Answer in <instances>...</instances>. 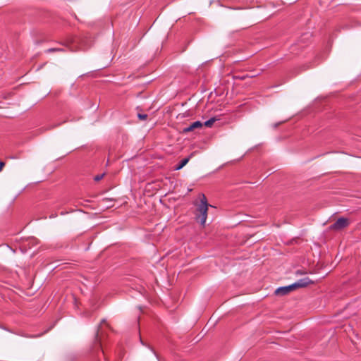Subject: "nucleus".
Instances as JSON below:
<instances>
[{
    "mask_svg": "<svg viewBox=\"0 0 361 361\" xmlns=\"http://www.w3.org/2000/svg\"><path fill=\"white\" fill-rule=\"evenodd\" d=\"M104 175H105V173L97 175V176H94V180L95 181H99L100 180H102L104 178Z\"/></svg>",
    "mask_w": 361,
    "mask_h": 361,
    "instance_id": "8",
    "label": "nucleus"
},
{
    "mask_svg": "<svg viewBox=\"0 0 361 361\" xmlns=\"http://www.w3.org/2000/svg\"><path fill=\"white\" fill-rule=\"evenodd\" d=\"M190 158V157L182 159L179 164L176 166V170H180L185 166L188 163Z\"/></svg>",
    "mask_w": 361,
    "mask_h": 361,
    "instance_id": "5",
    "label": "nucleus"
},
{
    "mask_svg": "<svg viewBox=\"0 0 361 361\" xmlns=\"http://www.w3.org/2000/svg\"><path fill=\"white\" fill-rule=\"evenodd\" d=\"M137 116H138V118L140 120H145L147 118V114H138Z\"/></svg>",
    "mask_w": 361,
    "mask_h": 361,
    "instance_id": "9",
    "label": "nucleus"
},
{
    "mask_svg": "<svg viewBox=\"0 0 361 361\" xmlns=\"http://www.w3.org/2000/svg\"><path fill=\"white\" fill-rule=\"evenodd\" d=\"M4 166V163L2 161H0V171L2 170V168Z\"/></svg>",
    "mask_w": 361,
    "mask_h": 361,
    "instance_id": "12",
    "label": "nucleus"
},
{
    "mask_svg": "<svg viewBox=\"0 0 361 361\" xmlns=\"http://www.w3.org/2000/svg\"><path fill=\"white\" fill-rule=\"evenodd\" d=\"M200 203L198 204L197 210L200 213L196 216L197 219H200L201 225L204 226L207 218L208 207L210 206L207 203V200L204 194L201 195Z\"/></svg>",
    "mask_w": 361,
    "mask_h": 361,
    "instance_id": "2",
    "label": "nucleus"
},
{
    "mask_svg": "<svg viewBox=\"0 0 361 361\" xmlns=\"http://www.w3.org/2000/svg\"><path fill=\"white\" fill-rule=\"evenodd\" d=\"M349 221L348 219L344 217H341L337 219V221L331 226V228L334 230H340L343 228H345L348 226Z\"/></svg>",
    "mask_w": 361,
    "mask_h": 361,
    "instance_id": "3",
    "label": "nucleus"
},
{
    "mask_svg": "<svg viewBox=\"0 0 361 361\" xmlns=\"http://www.w3.org/2000/svg\"><path fill=\"white\" fill-rule=\"evenodd\" d=\"M212 317H209V321H208V322H207V324H208L209 322H211V323H212V324H216V323L217 322V320H215V321H214V322H212Z\"/></svg>",
    "mask_w": 361,
    "mask_h": 361,
    "instance_id": "11",
    "label": "nucleus"
},
{
    "mask_svg": "<svg viewBox=\"0 0 361 361\" xmlns=\"http://www.w3.org/2000/svg\"><path fill=\"white\" fill-rule=\"evenodd\" d=\"M216 121H217V119L215 117L211 118L204 122V126L207 127H211Z\"/></svg>",
    "mask_w": 361,
    "mask_h": 361,
    "instance_id": "6",
    "label": "nucleus"
},
{
    "mask_svg": "<svg viewBox=\"0 0 361 361\" xmlns=\"http://www.w3.org/2000/svg\"><path fill=\"white\" fill-rule=\"evenodd\" d=\"M202 126H203L202 123L197 121L193 122L189 126L184 128L183 130V133L191 132V131L194 130L195 129L201 128L202 127Z\"/></svg>",
    "mask_w": 361,
    "mask_h": 361,
    "instance_id": "4",
    "label": "nucleus"
},
{
    "mask_svg": "<svg viewBox=\"0 0 361 361\" xmlns=\"http://www.w3.org/2000/svg\"><path fill=\"white\" fill-rule=\"evenodd\" d=\"M104 322H105V319H102L101 323L103 324Z\"/></svg>",
    "mask_w": 361,
    "mask_h": 361,
    "instance_id": "15",
    "label": "nucleus"
},
{
    "mask_svg": "<svg viewBox=\"0 0 361 361\" xmlns=\"http://www.w3.org/2000/svg\"><path fill=\"white\" fill-rule=\"evenodd\" d=\"M63 51V49L61 48H51V49H47L46 51V52L51 53V52H54V51Z\"/></svg>",
    "mask_w": 361,
    "mask_h": 361,
    "instance_id": "7",
    "label": "nucleus"
},
{
    "mask_svg": "<svg viewBox=\"0 0 361 361\" xmlns=\"http://www.w3.org/2000/svg\"><path fill=\"white\" fill-rule=\"evenodd\" d=\"M310 283H312V281L308 277L301 279L291 285L278 288L276 289L274 294L277 296H283L298 288L306 287Z\"/></svg>",
    "mask_w": 361,
    "mask_h": 361,
    "instance_id": "1",
    "label": "nucleus"
},
{
    "mask_svg": "<svg viewBox=\"0 0 361 361\" xmlns=\"http://www.w3.org/2000/svg\"><path fill=\"white\" fill-rule=\"evenodd\" d=\"M61 123H56V124H54V125H53V126H50V127H49V128H50V129H51V128H56V127H58V126H59Z\"/></svg>",
    "mask_w": 361,
    "mask_h": 361,
    "instance_id": "10",
    "label": "nucleus"
},
{
    "mask_svg": "<svg viewBox=\"0 0 361 361\" xmlns=\"http://www.w3.org/2000/svg\"><path fill=\"white\" fill-rule=\"evenodd\" d=\"M140 341H141L142 345H145V344L143 343V341H142V339H141V338H140Z\"/></svg>",
    "mask_w": 361,
    "mask_h": 361,
    "instance_id": "14",
    "label": "nucleus"
},
{
    "mask_svg": "<svg viewBox=\"0 0 361 361\" xmlns=\"http://www.w3.org/2000/svg\"><path fill=\"white\" fill-rule=\"evenodd\" d=\"M149 348H150V350L153 352V353H154L156 356H157V354H156V353H155V351L154 350V349H153L152 348L149 347Z\"/></svg>",
    "mask_w": 361,
    "mask_h": 361,
    "instance_id": "13",
    "label": "nucleus"
},
{
    "mask_svg": "<svg viewBox=\"0 0 361 361\" xmlns=\"http://www.w3.org/2000/svg\"><path fill=\"white\" fill-rule=\"evenodd\" d=\"M245 78V76H243V77H241L240 79H244Z\"/></svg>",
    "mask_w": 361,
    "mask_h": 361,
    "instance_id": "16",
    "label": "nucleus"
}]
</instances>
